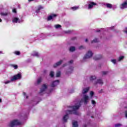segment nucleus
I'll return each mask as SVG.
<instances>
[{
    "label": "nucleus",
    "mask_w": 127,
    "mask_h": 127,
    "mask_svg": "<svg viewBox=\"0 0 127 127\" xmlns=\"http://www.w3.org/2000/svg\"><path fill=\"white\" fill-rule=\"evenodd\" d=\"M85 42H88V39H85Z\"/></svg>",
    "instance_id": "obj_44"
},
{
    "label": "nucleus",
    "mask_w": 127,
    "mask_h": 127,
    "mask_svg": "<svg viewBox=\"0 0 127 127\" xmlns=\"http://www.w3.org/2000/svg\"><path fill=\"white\" fill-rule=\"evenodd\" d=\"M90 101V97L87 95H84L82 99V101L84 103V105H87Z\"/></svg>",
    "instance_id": "obj_5"
},
{
    "label": "nucleus",
    "mask_w": 127,
    "mask_h": 127,
    "mask_svg": "<svg viewBox=\"0 0 127 127\" xmlns=\"http://www.w3.org/2000/svg\"><path fill=\"white\" fill-rule=\"evenodd\" d=\"M23 95L24 97H26V99H27V98H28V96L27 95H26V93H25V92H23Z\"/></svg>",
    "instance_id": "obj_36"
},
{
    "label": "nucleus",
    "mask_w": 127,
    "mask_h": 127,
    "mask_svg": "<svg viewBox=\"0 0 127 127\" xmlns=\"http://www.w3.org/2000/svg\"><path fill=\"white\" fill-rule=\"evenodd\" d=\"M65 66H66V65H65V64L63 65V67H65Z\"/></svg>",
    "instance_id": "obj_49"
},
{
    "label": "nucleus",
    "mask_w": 127,
    "mask_h": 127,
    "mask_svg": "<svg viewBox=\"0 0 127 127\" xmlns=\"http://www.w3.org/2000/svg\"><path fill=\"white\" fill-rule=\"evenodd\" d=\"M114 6V7H115V8H117V5H115Z\"/></svg>",
    "instance_id": "obj_47"
},
{
    "label": "nucleus",
    "mask_w": 127,
    "mask_h": 127,
    "mask_svg": "<svg viewBox=\"0 0 127 127\" xmlns=\"http://www.w3.org/2000/svg\"><path fill=\"white\" fill-rule=\"evenodd\" d=\"M41 9H43V7L42 6H39L37 10H36V12L38 13Z\"/></svg>",
    "instance_id": "obj_19"
},
{
    "label": "nucleus",
    "mask_w": 127,
    "mask_h": 127,
    "mask_svg": "<svg viewBox=\"0 0 127 127\" xmlns=\"http://www.w3.org/2000/svg\"><path fill=\"white\" fill-rule=\"evenodd\" d=\"M72 127H78V122L77 121L72 122Z\"/></svg>",
    "instance_id": "obj_20"
},
{
    "label": "nucleus",
    "mask_w": 127,
    "mask_h": 127,
    "mask_svg": "<svg viewBox=\"0 0 127 127\" xmlns=\"http://www.w3.org/2000/svg\"><path fill=\"white\" fill-rule=\"evenodd\" d=\"M87 127V125H84V127Z\"/></svg>",
    "instance_id": "obj_52"
},
{
    "label": "nucleus",
    "mask_w": 127,
    "mask_h": 127,
    "mask_svg": "<svg viewBox=\"0 0 127 127\" xmlns=\"http://www.w3.org/2000/svg\"><path fill=\"white\" fill-rule=\"evenodd\" d=\"M109 72L108 71H103L102 72V74L103 75H107L108 74Z\"/></svg>",
    "instance_id": "obj_34"
},
{
    "label": "nucleus",
    "mask_w": 127,
    "mask_h": 127,
    "mask_svg": "<svg viewBox=\"0 0 127 127\" xmlns=\"http://www.w3.org/2000/svg\"><path fill=\"white\" fill-rule=\"evenodd\" d=\"M47 89V85L43 84L40 91V95H43Z\"/></svg>",
    "instance_id": "obj_6"
},
{
    "label": "nucleus",
    "mask_w": 127,
    "mask_h": 127,
    "mask_svg": "<svg viewBox=\"0 0 127 127\" xmlns=\"http://www.w3.org/2000/svg\"><path fill=\"white\" fill-rule=\"evenodd\" d=\"M84 48H85V47H84V46H80V50H81V49H84Z\"/></svg>",
    "instance_id": "obj_39"
},
{
    "label": "nucleus",
    "mask_w": 127,
    "mask_h": 127,
    "mask_svg": "<svg viewBox=\"0 0 127 127\" xmlns=\"http://www.w3.org/2000/svg\"><path fill=\"white\" fill-rule=\"evenodd\" d=\"M99 31H97V32H99Z\"/></svg>",
    "instance_id": "obj_54"
},
{
    "label": "nucleus",
    "mask_w": 127,
    "mask_h": 127,
    "mask_svg": "<svg viewBox=\"0 0 127 127\" xmlns=\"http://www.w3.org/2000/svg\"><path fill=\"white\" fill-rule=\"evenodd\" d=\"M65 33H68V31H65Z\"/></svg>",
    "instance_id": "obj_48"
},
{
    "label": "nucleus",
    "mask_w": 127,
    "mask_h": 127,
    "mask_svg": "<svg viewBox=\"0 0 127 127\" xmlns=\"http://www.w3.org/2000/svg\"><path fill=\"white\" fill-rule=\"evenodd\" d=\"M66 74H68V72H66Z\"/></svg>",
    "instance_id": "obj_56"
},
{
    "label": "nucleus",
    "mask_w": 127,
    "mask_h": 127,
    "mask_svg": "<svg viewBox=\"0 0 127 127\" xmlns=\"http://www.w3.org/2000/svg\"><path fill=\"white\" fill-rule=\"evenodd\" d=\"M61 75V71H59L57 72V77H59Z\"/></svg>",
    "instance_id": "obj_29"
},
{
    "label": "nucleus",
    "mask_w": 127,
    "mask_h": 127,
    "mask_svg": "<svg viewBox=\"0 0 127 127\" xmlns=\"http://www.w3.org/2000/svg\"><path fill=\"white\" fill-rule=\"evenodd\" d=\"M0 14L2 16H6V15H7L8 14V13H7V12H1L0 13Z\"/></svg>",
    "instance_id": "obj_23"
},
{
    "label": "nucleus",
    "mask_w": 127,
    "mask_h": 127,
    "mask_svg": "<svg viewBox=\"0 0 127 127\" xmlns=\"http://www.w3.org/2000/svg\"><path fill=\"white\" fill-rule=\"evenodd\" d=\"M124 58H125L124 56L120 57L119 58L118 60V62L122 61V60H123V59H124Z\"/></svg>",
    "instance_id": "obj_27"
},
{
    "label": "nucleus",
    "mask_w": 127,
    "mask_h": 127,
    "mask_svg": "<svg viewBox=\"0 0 127 127\" xmlns=\"http://www.w3.org/2000/svg\"><path fill=\"white\" fill-rule=\"evenodd\" d=\"M41 81H42V78L41 77H39L37 80L36 84L38 85V84H40Z\"/></svg>",
    "instance_id": "obj_22"
},
{
    "label": "nucleus",
    "mask_w": 127,
    "mask_h": 127,
    "mask_svg": "<svg viewBox=\"0 0 127 127\" xmlns=\"http://www.w3.org/2000/svg\"><path fill=\"white\" fill-rule=\"evenodd\" d=\"M12 12H14V13H16V9L15 8L12 9Z\"/></svg>",
    "instance_id": "obj_38"
},
{
    "label": "nucleus",
    "mask_w": 127,
    "mask_h": 127,
    "mask_svg": "<svg viewBox=\"0 0 127 127\" xmlns=\"http://www.w3.org/2000/svg\"><path fill=\"white\" fill-rule=\"evenodd\" d=\"M91 104L92 105H93L94 106H95V105H96V101H95L94 100H92L91 101Z\"/></svg>",
    "instance_id": "obj_35"
},
{
    "label": "nucleus",
    "mask_w": 127,
    "mask_h": 127,
    "mask_svg": "<svg viewBox=\"0 0 127 127\" xmlns=\"http://www.w3.org/2000/svg\"><path fill=\"white\" fill-rule=\"evenodd\" d=\"M79 8L80 7L79 6H74L73 7H70V9H71V10L75 11L79 9Z\"/></svg>",
    "instance_id": "obj_17"
},
{
    "label": "nucleus",
    "mask_w": 127,
    "mask_h": 127,
    "mask_svg": "<svg viewBox=\"0 0 127 127\" xmlns=\"http://www.w3.org/2000/svg\"><path fill=\"white\" fill-rule=\"evenodd\" d=\"M103 58V56L101 55H98L94 57V60H100V59Z\"/></svg>",
    "instance_id": "obj_15"
},
{
    "label": "nucleus",
    "mask_w": 127,
    "mask_h": 127,
    "mask_svg": "<svg viewBox=\"0 0 127 127\" xmlns=\"http://www.w3.org/2000/svg\"><path fill=\"white\" fill-rule=\"evenodd\" d=\"M113 28H114V27H112L111 28V29H113Z\"/></svg>",
    "instance_id": "obj_51"
},
{
    "label": "nucleus",
    "mask_w": 127,
    "mask_h": 127,
    "mask_svg": "<svg viewBox=\"0 0 127 127\" xmlns=\"http://www.w3.org/2000/svg\"><path fill=\"white\" fill-rule=\"evenodd\" d=\"M89 90H90V87H85L83 88L82 94H83V95L85 94H87V93L89 92Z\"/></svg>",
    "instance_id": "obj_10"
},
{
    "label": "nucleus",
    "mask_w": 127,
    "mask_h": 127,
    "mask_svg": "<svg viewBox=\"0 0 127 127\" xmlns=\"http://www.w3.org/2000/svg\"><path fill=\"white\" fill-rule=\"evenodd\" d=\"M0 53H2V52H0Z\"/></svg>",
    "instance_id": "obj_53"
},
{
    "label": "nucleus",
    "mask_w": 127,
    "mask_h": 127,
    "mask_svg": "<svg viewBox=\"0 0 127 127\" xmlns=\"http://www.w3.org/2000/svg\"><path fill=\"white\" fill-rule=\"evenodd\" d=\"M97 4L93 2H90L89 4H88V9H91V8H93V6L94 5H96Z\"/></svg>",
    "instance_id": "obj_12"
},
{
    "label": "nucleus",
    "mask_w": 127,
    "mask_h": 127,
    "mask_svg": "<svg viewBox=\"0 0 127 127\" xmlns=\"http://www.w3.org/2000/svg\"><path fill=\"white\" fill-rule=\"evenodd\" d=\"M32 56L34 57H39L40 55L37 52H34L32 53Z\"/></svg>",
    "instance_id": "obj_16"
},
{
    "label": "nucleus",
    "mask_w": 127,
    "mask_h": 127,
    "mask_svg": "<svg viewBox=\"0 0 127 127\" xmlns=\"http://www.w3.org/2000/svg\"><path fill=\"white\" fill-rule=\"evenodd\" d=\"M0 103H1V98H0Z\"/></svg>",
    "instance_id": "obj_46"
},
{
    "label": "nucleus",
    "mask_w": 127,
    "mask_h": 127,
    "mask_svg": "<svg viewBox=\"0 0 127 127\" xmlns=\"http://www.w3.org/2000/svg\"><path fill=\"white\" fill-rule=\"evenodd\" d=\"M74 70V67L73 66H71L69 67V71H70V73H71L72 72H73V70Z\"/></svg>",
    "instance_id": "obj_30"
},
{
    "label": "nucleus",
    "mask_w": 127,
    "mask_h": 127,
    "mask_svg": "<svg viewBox=\"0 0 127 127\" xmlns=\"http://www.w3.org/2000/svg\"><path fill=\"white\" fill-rule=\"evenodd\" d=\"M70 93H74V90H71L70 91Z\"/></svg>",
    "instance_id": "obj_42"
},
{
    "label": "nucleus",
    "mask_w": 127,
    "mask_h": 127,
    "mask_svg": "<svg viewBox=\"0 0 127 127\" xmlns=\"http://www.w3.org/2000/svg\"><path fill=\"white\" fill-rule=\"evenodd\" d=\"M57 85H59V80H56L53 82L51 84V87H56Z\"/></svg>",
    "instance_id": "obj_11"
},
{
    "label": "nucleus",
    "mask_w": 127,
    "mask_h": 127,
    "mask_svg": "<svg viewBox=\"0 0 127 127\" xmlns=\"http://www.w3.org/2000/svg\"><path fill=\"white\" fill-rule=\"evenodd\" d=\"M104 5H106V6L108 8H112V7H113V5H112V4L109 3L105 4Z\"/></svg>",
    "instance_id": "obj_18"
},
{
    "label": "nucleus",
    "mask_w": 127,
    "mask_h": 127,
    "mask_svg": "<svg viewBox=\"0 0 127 127\" xmlns=\"http://www.w3.org/2000/svg\"><path fill=\"white\" fill-rule=\"evenodd\" d=\"M57 16V14H51L50 16L48 17V20H51V19H55Z\"/></svg>",
    "instance_id": "obj_9"
},
{
    "label": "nucleus",
    "mask_w": 127,
    "mask_h": 127,
    "mask_svg": "<svg viewBox=\"0 0 127 127\" xmlns=\"http://www.w3.org/2000/svg\"><path fill=\"white\" fill-rule=\"evenodd\" d=\"M15 54H16V55H19L20 54V52L18 51L15 52Z\"/></svg>",
    "instance_id": "obj_37"
},
{
    "label": "nucleus",
    "mask_w": 127,
    "mask_h": 127,
    "mask_svg": "<svg viewBox=\"0 0 127 127\" xmlns=\"http://www.w3.org/2000/svg\"><path fill=\"white\" fill-rule=\"evenodd\" d=\"M95 84H99V85H103L104 84V82L103 81V80L99 79L97 80L96 82L94 83Z\"/></svg>",
    "instance_id": "obj_14"
},
{
    "label": "nucleus",
    "mask_w": 127,
    "mask_h": 127,
    "mask_svg": "<svg viewBox=\"0 0 127 127\" xmlns=\"http://www.w3.org/2000/svg\"><path fill=\"white\" fill-rule=\"evenodd\" d=\"M94 94L95 93H94V91H90V96L91 98H93V96H94Z\"/></svg>",
    "instance_id": "obj_28"
},
{
    "label": "nucleus",
    "mask_w": 127,
    "mask_h": 127,
    "mask_svg": "<svg viewBox=\"0 0 127 127\" xmlns=\"http://www.w3.org/2000/svg\"><path fill=\"white\" fill-rule=\"evenodd\" d=\"M120 7L121 9H125V8H127V1L123 2L120 5Z\"/></svg>",
    "instance_id": "obj_8"
},
{
    "label": "nucleus",
    "mask_w": 127,
    "mask_h": 127,
    "mask_svg": "<svg viewBox=\"0 0 127 127\" xmlns=\"http://www.w3.org/2000/svg\"><path fill=\"white\" fill-rule=\"evenodd\" d=\"M124 32H125V33H127V28H126V30H125Z\"/></svg>",
    "instance_id": "obj_43"
},
{
    "label": "nucleus",
    "mask_w": 127,
    "mask_h": 127,
    "mask_svg": "<svg viewBox=\"0 0 127 127\" xmlns=\"http://www.w3.org/2000/svg\"><path fill=\"white\" fill-rule=\"evenodd\" d=\"M55 28H56L57 29H58V28H61V25H59V24L55 25Z\"/></svg>",
    "instance_id": "obj_26"
},
{
    "label": "nucleus",
    "mask_w": 127,
    "mask_h": 127,
    "mask_svg": "<svg viewBox=\"0 0 127 127\" xmlns=\"http://www.w3.org/2000/svg\"><path fill=\"white\" fill-rule=\"evenodd\" d=\"M33 0H29V1H32Z\"/></svg>",
    "instance_id": "obj_50"
},
{
    "label": "nucleus",
    "mask_w": 127,
    "mask_h": 127,
    "mask_svg": "<svg viewBox=\"0 0 127 127\" xmlns=\"http://www.w3.org/2000/svg\"><path fill=\"white\" fill-rule=\"evenodd\" d=\"M50 75L51 77H54V71H51L50 73Z\"/></svg>",
    "instance_id": "obj_31"
},
{
    "label": "nucleus",
    "mask_w": 127,
    "mask_h": 127,
    "mask_svg": "<svg viewBox=\"0 0 127 127\" xmlns=\"http://www.w3.org/2000/svg\"><path fill=\"white\" fill-rule=\"evenodd\" d=\"M14 69H17V65H14Z\"/></svg>",
    "instance_id": "obj_41"
},
{
    "label": "nucleus",
    "mask_w": 127,
    "mask_h": 127,
    "mask_svg": "<svg viewBox=\"0 0 127 127\" xmlns=\"http://www.w3.org/2000/svg\"><path fill=\"white\" fill-rule=\"evenodd\" d=\"M76 50V48L75 47H70L69 48V51L70 52H74Z\"/></svg>",
    "instance_id": "obj_21"
},
{
    "label": "nucleus",
    "mask_w": 127,
    "mask_h": 127,
    "mask_svg": "<svg viewBox=\"0 0 127 127\" xmlns=\"http://www.w3.org/2000/svg\"><path fill=\"white\" fill-rule=\"evenodd\" d=\"M12 21L14 23H20V22H22V20H21L19 18L15 17L12 18Z\"/></svg>",
    "instance_id": "obj_7"
},
{
    "label": "nucleus",
    "mask_w": 127,
    "mask_h": 127,
    "mask_svg": "<svg viewBox=\"0 0 127 127\" xmlns=\"http://www.w3.org/2000/svg\"><path fill=\"white\" fill-rule=\"evenodd\" d=\"M20 79H21V73H19L11 77L10 80H7L4 81V84H9L11 81L13 82V81L19 80Z\"/></svg>",
    "instance_id": "obj_2"
},
{
    "label": "nucleus",
    "mask_w": 127,
    "mask_h": 127,
    "mask_svg": "<svg viewBox=\"0 0 127 127\" xmlns=\"http://www.w3.org/2000/svg\"><path fill=\"white\" fill-rule=\"evenodd\" d=\"M111 62H112V63H113L114 64H116L117 62H119L116 60H112Z\"/></svg>",
    "instance_id": "obj_32"
},
{
    "label": "nucleus",
    "mask_w": 127,
    "mask_h": 127,
    "mask_svg": "<svg viewBox=\"0 0 127 127\" xmlns=\"http://www.w3.org/2000/svg\"><path fill=\"white\" fill-rule=\"evenodd\" d=\"M97 42H99V39L96 38L91 41V43H97Z\"/></svg>",
    "instance_id": "obj_25"
},
{
    "label": "nucleus",
    "mask_w": 127,
    "mask_h": 127,
    "mask_svg": "<svg viewBox=\"0 0 127 127\" xmlns=\"http://www.w3.org/2000/svg\"><path fill=\"white\" fill-rule=\"evenodd\" d=\"M21 125V122L17 119H15L11 121L8 124V127H13L15 126H19Z\"/></svg>",
    "instance_id": "obj_3"
},
{
    "label": "nucleus",
    "mask_w": 127,
    "mask_h": 127,
    "mask_svg": "<svg viewBox=\"0 0 127 127\" xmlns=\"http://www.w3.org/2000/svg\"><path fill=\"white\" fill-rule=\"evenodd\" d=\"M1 21H2V20H1V19L0 18V22H1Z\"/></svg>",
    "instance_id": "obj_45"
},
{
    "label": "nucleus",
    "mask_w": 127,
    "mask_h": 127,
    "mask_svg": "<svg viewBox=\"0 0 127 127\" xmlns=\"http://www.w3.org/2000/svg\"><path fill=\"white\" fill-rule=\"evenodd\" d=\"M70 108L72 109V110H67L66 111V114L63 118V121L64 123H67V121L68 120V119H69V115H72V114L76 115H79V112H78L77 111L80 108V101H77V102L75 103L74 106H71Z\"/></svg>",
    "instance_id": "obj_1"
},
{
    "label": "nucleus",
    "mask_w": 127,
    "mask_h": 127,
    "mask_svg": "<svg viewBox=\"0 0 127 127\" xmlns=\"http://www.w3.org/2000/svg\"><path fill=\"white\" fill-rule=\"evenodd\" d=\"M88 126H90V124H88Z\"/></svg>",
    "instance_id": "obj_55"
},
{
    "label": "nucleus",
    "mask_w": 127,
    "mask_h": 127,
    "mask_svg": "<svg viewBox=\"0 0 127 127\" xmlns=\"http://www.w3.org/2000/svg\"><path fill=\"white\" fill-rule=\"evenodd\" d=\"M91 118H93V116H91Z\"/></svg>",
    "instance_id": "obj_57"
},
{
    "label": "nucleus",
    "mask_w": 127,
    "mask_h": 127,
    "mask_svg": "<svg viewBox=\"0 0 127 127\" xmlns=\"http://www.w3.org/2000/svg\"><path fill=\"white\" fill-rule=\"evenodd\" d=\"M96 76H91L90 77V81H94V80H96Z\"/></svg>",
    "instance_id": "obj_24"
},
{
    "label": "nucleus",
    "mask_w": 127,
    "mask_h": 127,
    "mask_svg": "<svg viewBox=\"0 0 127 127\" xmlns=\"http://www.w3.org/2000/svg\"><path fill=\"white\" fill-rule=\"evenodd\" d=\"M63 62V61L61 60L59 62L56 63L55 64H54V67L56 68V67H58V66H60L61 64H62V63Z\"/></svg>",
    "instance_id": "obj_13"
},
{
    "label": "nucleus",
    "mask_w": 127,
    "mask_h": 127,
    "mask_svg": "<svg viewBox=\"0 0 127 127\" xmlns=\"http://www.w3.org/2000/svg\"><path fill=\"white\" fill-rule=\"evenodd\" d=\"M93 54V52H92V51H88L83 58L84 60H86V59H90V58L92 57Z\"/></svg>",
    "instance_id": "obj_4"
},
{
    "label": "nucleus",
    "mask_w": 127,
    "mask_h": 127,
    "mask_svg": "<svg viewBox=\"0 0 127 127\" xmlns=\"http://www.w3.org/2000/svg\"><path fill=\"white\" fill-rule=\"evenodd\" d=\"M122 126H123V125L121 124H117L115 125V127H121Z\"/></svg>",
    "instance_id": "obj_33"
},
{
    "label": "nucleus",
    "mask_w": 127,
    "mask_h": 127,
    "mask_svg": "<svg viewBox=\"0 0 127 127\" xmlns=\"http://www.w3.org/2000/svg\"><path fill=\"white\" fill-rule=\"evenodd\" d=\"M73 60H71L69 62V63H70V64H72V63H73Z\"/></svg>",
    "instance_id": "obj_40"
}]
</instances>
